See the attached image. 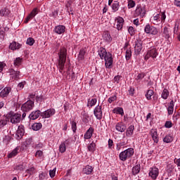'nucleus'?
<instances>
[{
    "instance_id": "nucleus-1",
    "label": "nucleus",
    "mask_w": 180,
    "mask_h": 180,
    "mask_svg": "<svg viewBox=\"0 0 180 180\" xmlns=\"http://www.w3.org/2000/svg\"><path fill=\"white\" fill-rule=\"evenodd\" d=\"M67 61V49L62 46L58 53V66L59 70L61 72L65 67V62Z\"/></svg>"
},
{
    "instance_id": "nucleus-2",
    "label": "nucleus",
    "mask_w": 180,
    "mask_h": 180,
    "mask_svg": "<svg viewBox=\"0 0 180 180\" xmlns=\"http://www.w3.org/2000/svg\"><path fill=\"white\" fill-rule=\"evenodd\" d=\"M7 117H8V120H10L11 123H13V124L20 123V120H22V115L13 112H10L7 114Z\"/></svg>"
},
{
    "instance_id": "nucleus-3",
    "label": "nucleus",
    "mask_w": 180,
    "mask_h": 180,
    "mask_svg": "<svg viewBox=\"0 0 180 180\" xmlns=\"http://www.w3.org/2000/svg\"><path fill=\"white\" fill-rule=\"evenodd\" d=\"M34 107V101L29 100L22 105L21 110L23 112H30V110H32V109H33Z\"/></svg>"
},
{
    "instance_id": "nucleus-4",
    "label": "nucleus",
    "mask_w": 180,
    "mask_h": 180,
    "mask_svg": "<svg viewBox=\"0 0 180 180\" xmlns=\"http://www.w3.org/2000/svg\"><path fill=\"white\" fill-rule=\"evenodd\" d=\"M141 50H143V41L140 39H136L135 41V46H134V53L136 56H139V54L141 53Z\"/></svg>"
},
{
    "instance_id": "nucleus-5",
    "label": "nucleus",
    "mask_w": 180,
    "mask_h": 180,
    "mask_svg": "<svg viewBox=\"0 0 180 180\" xmlns=\"http://www.w3.org/2000/svg\"><path fill=\"white\" fill-rule=\"evenodd\" d=\"M157 56H158V51H157V49H152L147 52L145 56V60H148L150 57L152 58H157Z\"/></svg>"
},
{
    "instance_id": "nucleus-6",
    "label": "nucleus",
    "mask_w": 180,
    "mask_h": 180,
    "mask_svg": "<svg viewBox=\"0 0 180 180\" xmlns=\"http://www.w3.org/2000/svg\"><path fill=\"white\" fill-rule=\"evenodd\" d=\"M105 65L106 68H112V65L113 64V58L112 57V53L108 52V56L105 57Z\"/></svg>"
},
{
    "instance_id": "nucleus-7",
    "label": "nucleus",
    "mask_w": 180,
    "mask_h": 180,
    "mask_svg": "<svg viewBox=\"0 0 180 180\" xmlns=\"http://www.w3.org/2000/svg\"><path fill=\"white\" fill-rule=\"evenodd\" d=\"M144 30L148 34H157L158 33L157 28L155 27H151L149 24L146 25Z\"/></svg>"
},
{
    "instance_id": "nucleus-8",
    "label": "nucleus",
    "mask_w": 180,
    "mask_h": 180,
    "mask_svg": "<svg viewBox=\"0 0 180 180\" xmlns=\"http://www.w3.org/2000/svg\"><path fill=\"white\" fill-rule=\"evenodd\" d=\"M56 113V110L54 109H49L43 112H41V117L44 119H48L49 117H51V116L54 115Z\"/></svg>"
},
{
    "instance_id": "nucleus-9",
    "label": "nucleus",
    "mask_w": 180,
    "mask_h": 180,
    "mask_svg": "<svg viewBox=\"0 0 180 180\" xmlns=\"http://www.w3.org/2000/svg\"><path fill=\"white\" fill-rule=\"evenodd\" d=\"M146 15V9L141 6L136 8L134 13V16H139V18H144Z\"/></svg>"
},
{
    "instance_id": "nucleus-10",
    "label": "nucleus",
    "mask_w": 180,
    "mask_h": 180,
    "mask_svg": "<svg viewBox=\"0 0 180 180\" xmlns=\"http://www.w3.org/2000/svg\"><path fill=\"white\" fill-rule=\"evenodd\" d=\"M41 116V111L37 110L35 111H32L30 115H29V119L30 120H36V119H39Z\"/></svg>"
},
{
    "instance_id": "nucleus-11",
    "label": "nucleus",
    "mask_w": 180,
    "mask_h": 180,
    "mask_svg": "<svg viewBox=\"0 0 180 180\" xmlns=\"http://www.w3.org/2000/svg\"><path fill=\"white\" fill-rule=\"evenodd\" d=\"M94 114L96 119L101 120L102 119V106L97 105L94 109Z\"/></svg>"
},
{
    "instance_id": "nucleus-12",
    "label": "nucleus",
    "mask_w": 180,
    "mask_h": 180,
    "mask_svg": "<svg viewBox=\"0 0 180 180\" xmlns=\"http://www.w3.org/2000/svg\"><path fill=\"white\" fill-rule=\"evenodd\" d=\"M98 56H100V58L101 60L105 59L106 57H108L109 56V53H108L106 51V49L103 47H101L98 49Z\"/></svg>"
},
{
    "instance_id": "nucleus-13",
    "label": "nucleus",
    "mask_w": 180,
    "mask_h": 180,
    "mask_svg": "<svg viewBox=\"0 0 180 180\" xmlns=\"http://www.w3.org/2000/svg\"><path fill=\"white\" fill-rule=\"evenodd\" d=\"M158 168L153 167L150 169L149 172V176L152 178V179H157V176H158Z\"/></svg>"
},
{
    "instance_id": "nucleus-14",
    "label": "nucleus",
    "mask_w": 180,
    "mask_h": 180,
    "mask_svg": "<svg viewBox=\"0 0 180 180\" xmlns=\"http://www.w3.org/2000/svg\"><path fill=\"white\" fill-rule=\"evenodd\" d=\"M24 134H25V127H23V125L18 126V129L16 131V136L18 137V139L20 140V139L23 137Z\"/></svg>"
},
{
    "instance_id": "nucleus-15",
    "label": "nucleus",
    "mask_w": 180,
    "mask_h": 180,
    "mask_svg": "<svg viewBox=\"0 0 180 180\" xmlns=\"http://www.w3.org/2000/svg\"><path fill=\"white\" fill-rule=\"evenodd\" d=\"M72 1L71 0L68 1L65 3V8L67 9V12L69 13V15H74V13H72L74 11V8L72 6Z\"/></svg>"
},
{
    "instance_id": "nucleus-16",
    "label": "nucleus",
    "mask_w": 180,
    "mask_h": 180,
    "mask_svg": "<svg viewBox=\"0 0 180 180\" xmlns=\"http://www.w3.org/2000/svg\"><path fill=\"white\" fill-rule=\"evenodd\" d=\"M65 32V26L64 25H58L54 28V32L57 34H63Z\"/></svg>"
},
{
    "instance_id": "nucleus-17",
    "label": "nucleus",
    "mask_w": 180,
    "mask_h": 180,
    "mask_svg": "<svg viewBox=\"0 0 180 180\" xmlns=\"http://www.w3.org/2000/svg\"><path fill=\"white\" fill-rule=\"evenodd\" d=\"M115 20L117 21V30H122V29H123V23L124 22V19H123L122 17H117Z\"/></svg>"
},
{
    "instance_id": "nucleus-18",
    "label": "nucleus",
    "mask_w": 180,
    "mask_h": 180,
    "mask_svg": "<svg viewBox=\"0 0 180 180\" xmlns=\"http://www.w3.org/2000/svg\"><path fill=\"white\" fill-rule=\"evenodd\" d=\"M12 91V89L11 87H5L1 92H0V96L1 98H6L8 95H9V93Z\"/></svg>"
},
{
    "instance_id": "nucleus-19",
    "label": "nucleus",
    "mask_w": 180,
    "mask_h": 180,
    "mask_svg": "<svg viewBox=\"0 0 180 180\" xmlns=\"http://www.w3.org/2000/svg\"><path fill=\"white\" fill-rule=\"evenodd\" d=\"M125 157L127 158H130L134 154V149L133 148H129L123 151Z\"/></svg>"
},
{
    "instance_id": "nucleus-20",
    "label": "nucleus",
    "mask_w": 180,
    "mask_h": 180,
    "mask_svg": "<svg viewBox=\"0 0 180 180\" xmlns=\"http://www.w3.org/2000/svg\"><path fill=\"white\" fill-rule=\"evenodd\" d=\"M20 47H22V44H20L16 41H13L11 44H10V45H9L10 50H19V49H20Z\"/></svg>"
},
{
    "instance_id": "nucleus-21",
    "label": "nucleus",
    "mask_w": 180,
    "mask_h": 180,
    "mask_svg": "<svg viewBox=\"0 0 180 180\" xmlns=\"http://www.w3.org/2000/svg\"><path fill=\"white\" fill-rule=\"evenodd\" d=\"M103 39L108 43H110V41H112V37L110 36V33H109L108 31L103 32Z\"/></svg>"
},
{
    "instance_id": "nucleus-22",
    "label": "nucleus",
    "mask_w": 180,
    "mask_h": 180,
    "mask_svg": "<svg viewBox=\"0 0 180 180\" xmlns=\"http://www.w3.org/2000/svg\"><path fill=\"white\" fill-rule=\"evenodd\" d=\"M150 135L154 143H158V134H157V129H151Z\"/></svg>"
},
{
    "instance_id": "nucleus-23",
    "label": "nucleus",
    "mask_w": 180,
    "mask_h": 180,
    "mask_svg": "<svg viewBox=\"0 0 180 180\" xmlns=\"http://www.w3.org/2000/svg\"><path fill=\"white\" fill-rule=\"evenodd\" d=\"M93 171L94 167L90 165H86L84 168H83V172L86 174V175H91Z\"/></svg>"
},
{
    "instance_id": "nucleus-24",
    "label": "nucleus",
    "mask_w": 180,
    "mask_h": 180,
    "mask_svg": "<svg viewBox=\"0 0 180 180\" xmlns=\"http://www.w3.org/2000/svg\"><path fill=\"white\" fill-rule=\"evenodd\" d=\"M94 133V129L92 127H90L84 134V139L86 140H88L92 137V134Z\"/></svg>"
},
{
    "instance_id": "nucleus-25",
    "label": "nucleus",
    "mask_w": 180,
    "mask_h": 180,
    "mask_svg": "<svg viewBox=\"0 0 180 180\" xmlns=\"http://www.w3.org/2000/svg\"><path fill=\"white\" fill-rule=\"evenodd\" d=\"M115 129L117 131L123 133L126 130V127L122 123H117L115 126Z\"/></svg>"
},
{
    "instance_id": "nucleus-26",
    "label": "nucleus",
    "mask_w": 180,
    "mask_h": 180,
    "mask_svg": "<svg viewBox=\"0 0 180 180\" xmlns=\"http://www.w3.org/2000/svg\"><path fill=\"white\" fill-rule=\"evenodd\" d=\"M134 131V126L130 125L129 128L127 129L126 136L127 137H131L133 136V131Z\"/></svg>"
},
{
    "instance_id": "nucleus-27",
    "label": "nucleus",
    "mask_w": 180,
    "mask_h": 180,
    "mask_svg": "<svg viewBox=\"0 0 180 180\" xmlns=\"http://www.w3.org/2000/svg\"><path fill=\"white\" fill-rule=\"evenodd\" d=\"M141 167L140 165H136L132 168V174L133 175H137L139 172H140Z\"/></svg>"
},
{
    "instance_id": "nucleus-28",
    "label": "nucleus",
    "mask_w": 180,
    "mask_h": 180,
    "mask_svg": "<svg viewBox=\"0 0 180 180\" xmlns=\"http://www.w3.org/2000/svg\"><path fill=\"white\" fill-rule=\"evenodd\" d=\"M18 153H19V147H16L10 154L8 155L9 158H12L18 155Z\"/></svg>"
},
{
    "instance_id": "nucleus-29",
    "label": "nucleus",
    "mask_w": 180,
    "mask_h": 180,
    "mask_svg": "<svg viewBox=\"0 0 180 180\" xmlns=\"http://www.w3.org/2000/svg\"><path fill=\"white\" fill-rule=\"evenodd\" d=\"M42 126L43 125L40 122L34 123L32 125V130L37 131V130H40V129H41Z\"/></svg>"
},
{
    "instance_id": "nucleus-30",
    "label": "nucleus",
    "mask_w": 180,
    "mask_h": 180,
    "mask_svg": "<svg viewBox=\"0 0 180 180\" xmlns=\"http://www.w3.org/2000/svg\"><path fill=\"white\" fill-rule=\"evenodd\" d=\"M11 75H13V77H14L15 79H18V78H19V74H20V72L19 71H15L13 69L11 70Z\"/></svg>"
},
{
    "instance_id": "nucleus-31",
    "label": "nucleus",
    "mask_w": 180,
    "mask_h": 180,
    "mask_svg": "<svg viewBox=\"0 0 180 180\" xmlns=\"http://www.w3.org/2000/svg\"><path fill=\"white\" fill-rule=\"evenodd\" d=\"M11 12L8 8H3L0 11V16H8Z\"/></svg>"
},
{
    "instance_id": "nucleus-32",
    "label": "nucleus",
    "mask_w": 180,
    "mask_h": 180,
    "mask_svg": "<svg viewBox=\"0 0 180 180\" xmlns=\"http://www.w3.org/2000/svg\"><path fill=\"white\" fill-rule=\"evenodd\" d=\"M86 53V51H85V49H80L78 56L79 60H84Z\"/></svg>"
},
{
    "instance_id": "nucleus-33",
    "label": "nucleus",
    "mask_w": 180,
    "mask_h": 180,
    "mask_svg": "<svg viewBox=\"0 0 180 180\" xmlns=\"http://www.w3.org/2000/svg\"><path fill=\"white\" fill-rule=\"evenodd\" d=\"M96 98H92L91 100H89L87 106H90V108H92V106H95V105H96Z\"/></svg>"
},
{
    "instance_id": "nucleus-34",
    "label": "nucleus",
    "mask_w": 180,
    "mask_h": 180,
    "mask_svg": "<svg viewBox=\"0 0 180 180\" xmlns=\"http://www.w3.org/2000/svg\"><path fill=\"white\" fill-rule=\"evenodd\" d=\"M153 95H154V91H153L152 89H150L148 91V92L146 94V98L150 101V99H151V97L153 96Z\"/></svg>"
},
{
    "instance_id": "nucleus-35",
    "label": "nucleus",
    "mask_w": 180,
    "mask_h": 180,
    "mask_svg": "<svg viewBox=\"0 0 180 180\" xmlns=\"http://www.w3.org/2000/svg\"><path fill=\"white\" fill-rule=\"evenodd\" d=\"M174 140V139L172 138V136L167 135L166 136L164 139H163V141L164 143H171Z\"/></svg>"
},
{
    "instance_id": "nucleus-36",
    "label": "nucleus",
    "mask_w": 180,
    "mask_h": 180,
    "mask_svg": "<svg viewBox=\"0 0 180 180\" xmlns=\"http://www.w3.org/2000/svg\"><path fill=\"white\" fill-rule=\"evenodd\" d=\"M125 58L127 60H130V58H131V49L126 50Z\"/></svg>"
},
{
    "instance_id": "nucleus-37",
    "label": "nucleus",
    "mask_w": 180,
    "mask_h": 180,
    "mask_svg": "<svg viewBox=\"0 0 180 180\" xmlns=\"http://www.w3.org/2000/svg\"><path fill=\"white\" fill-rule=\"evenodd\" d=\"M168 95H169V92L165 89L162 93V99H167L168 98Z\"/></svg>"
},
{
    "instance_id": "nucleus-38",
    "label": "nucleus",
    "mask_w": 180,
    "mask_h": 180,
    "mask_svg": "<svg viewBox=\"0 0 180 180\" xmlns=\"http://www.w3.org/2000/svg\"><path fill=\"white\" fill-rule=\"evenodd\" d=\"M112 9L114 11V12L119 11V2L116 1L115 3H113L112 4Z\"/></svg>"
},
{
    "instance_id": "nucleus-39",
    "label": "nucleus",
    "mask_w": 180,
    "mask_h": 180,
    "mask_svg": "<svg viewBox=\"0 0 180 180\" xmlns=\"http://www.w3.org/2000/svg\"><path fill=\"white\" fill-rule=\"evenodd\" d=\"M115 113H117V115H121L122 116H123V115H124V112L123 111V108L118 107L116 109H115Z\"/></svg>"
},
{
    "instance_id": "nucleus-40",
    "label": "nucleus",
    "mask_w": 180,
    "mask_h": 180,
    "mask_svg": "<svg viewBox=\"0 0 180 180\" xmlns=\"http://www.w3.org/2000/svg\"><path fill=\"white\" fill-rule=\"evenodd\" d=\"M136 6V1L134 0H128V8L129 9L134 8Z\"/></svg>"
},
{
    "instance_id": "nucleus-41",
    "label": "nucleus",
    "mask_w": 180,
    "mask_h": 180,
    "mask_svg": "<svg viewBox=\"0 0 180 180\" xmlns=\"http://www.w3.org/2000/svg\"><path fill=\"white\" fill-rule=\"evenodd\" d=\"M26 44H28V46H33V44H34V39L29 37L27 39Z\"/></svg>"
},
{
    "instance_id": "nucleus-42",
    "label": "nucleus",
    "mask_w": 180,
    "mask_h": 180,
    "mask_svg": "<svg viewBox=\"0 0 180 180\" xmlns=\"http://www.w3.org/2000/svg\"><path fill=\"white\" fill-rule=\"evenodd\" d=\"M65 143H61L60 146H59V151L60 153H61L63 154V153H65V150H66V148H65Z\"/></svg>"
},
{
    "instance_id": "nucleus-43",
    "label": "nucleus",
    "mask_w": 180,
    "mask_h": 180,
    "mask_svg": "<svg viewBox=\"0 0 180 180\" xmlns=\"http://www.w3.org/2000/svg\"><path fill=\"white\" fill-rule=\"evenodd\" d=\"M120 157V160H121V161H126V160H127V158L126 156V155L124 154V152H121L119 155Z\"/></svg>"
},
{
    "instance_id": "nucleus-44",
    "label": "nucleus",
    "mask_w": 180,
    "mask_h": 180,
    "mask_svg": "<svg viewBox=\"0 0 180 180\" xmlns=\"http://www.w3.org/2000/svg\"><path fill=\"white\" fill-rule=\"evenodd\" d=\"M27 174H30V175H33V174H34V172H36V170L34 169V167H30V169H27L26 170Z\"/></svg>"
},
{
    "instance_id": "nucleus-45",
    "label": "nucleus",
    "mask_w": 180,
    "mask_h": 180,
    "mask_svg": "<svg viewBox=\"0 0 180 180\" xmlns=\"http://www.w3.org/2000/svg\"><path fill=\"white\" fill-rule=\"evenodd\" d=\"M37 13H39V10L37 9V8H35L32 11V12L30 13V15L31 16H32L33 18H34V16H36V15H37Z\"/></svg>"
},
{
    "instance_id": "nucleus-46",
    "label": "nucleus",
    "mask_w": 180,
    "mask_h": 180,
    "mask_svg": "<svg viewBox=\"0 0 180 180\" xmlns=\"http://www.w3.org/2000/svg\"><path fill=\"white\" fill-rule=\"evenodd\" d=\"M158 19H160V14H157L155 16L153 17L152 20L154 25H157V23L158 22Z\"/></svg>"
},
{
    "instance_id": "nucleus-47",
    "label": "nucleus",
    "mask_w": 180,
    "mask_h": 180,
    "mask_svg": "<svg viewBox=\"0 0 180 180\" xmlns=\"http://www.w3.org/2000/svg\"><path fill=\"white\" fill-rule=\"evenodd\" d=\"M8 121L6 120H0V129H2L4 126H6L7 124Z\"/></svg>"
},
{
    "instance_id": "nucleus-48",
    "label": "nucleus",
    "mask_w": 180,
    "mask_h": 180,
    "mask_svg": "<svg viewBox=\"0 0 180 180\" xmlns=\"http://www.w3.org/2000/svg\"><path fill=\"white\" fill-rule=\"evenodd\" d=\"M96 146V145L94 143H91L88 147L89 151H95Z\"/></svg>"
},
{
    "instance_id": "nucleus-49",
    "label": "nucleus",
    "mask_w": 180,
    "mask_h": 180,
    "mask_svg": "<svg viewBox=\"0 0 180 180\" xmlns=\"http://www.w3.org/2000/svg\"><path fill=\"white\" fill-rule=\"evenodd\" d=\"M15 169L18 171H23L25 169V165H23V164L18 165L15 167Z\"/></svg>"
},
{
    "instance_id": "nucleus-50",
    "label": "nucleus",
    "mask_w": 180,
    "mask_h": 180,
    "mask_svg": "<svg viewBox=\"0 0 180 180\" xmlns=\"http://www.w3.org/2000/svg\"><path fill=\"white\" fill-rule=\"evenodd\" d=\"M49 174L47 172H42L39 174V179H44V178H46L48 176Z\"/></svg>"
},
{
    "instance_id": "nucleus-51",
    "label": "nucleus",
    "mask_w": 180,
    "mask_h": 180,
    "mask_svg": "<svg viewBox=\"0 0 180 180\" xmlns=\"http://www.w3.org/2000/svg\"><path fill=\"white\" fill-rule=\"evenodd\" d=\"M72 124V129L74 131V133H75V131H77V122H75V121H72L71 122Z\"/></svg>"
},
{
    "instance_id": "nucleus-52",
    "label": "nucleus",
    "mask_w": 180,
    "mask_h": 180,
    "mask_svg": "<svg viewBox=\"0 0 180 180\" xmlns=\"http://www.w3.org/2000/svg\"><path fill=\"white\" fill-rule=\"evenodd\" d=\"M165 127L167 129H171V127H172V122H171V121H167L165 122Z\"/></svg>"
},
{
    "instance_id": "nucleus-53",
    "label": "nucleus",
    "mask_w": 180,
    "mask_h": 180,
    "mask_svg": "<svg viewBox=\"0 0 180 180\" xmlns=\"http://www.w3.org/2000/svg\"><path fill=\"white\" fill-rule=\"evenodd\" d=\"M36 101L38 103H41V102H43V96H36Z\"/></svg>"
},
{
    "instance_id": "nucleus-54",
    "label": "nucleus",
    "mask_w": 180,
    "mask_h": 180,
    "mask_svg": "<svg viewBox=\"0 0 180 180\" xmlns=\"http://www.w3.org/2000/svg\"><path fill=\"white\" fill-rule=\"evenodd\" d=\"M20 63H22V59L20 58H17L14 60V65H20Z\"/></svg>"
},
{
    "instance_id": "nucleus-55",
    "label": "nucleus",
    "mask_w": 180,
    "mask_h": 180,
    "mask_svg": "<svg viewBox=\"0 0 180 180\" xmlns=\"http://www.w3.org/2000/svg\"><path fill=\"white\" fill-rule=\"evenodd\" d=\"M49 175L51 178H54L56 176V169L49 171Z\"/></svg>"
},
{
    "instance_id": "nucleus-56",
    "label": "nucleus",
    "mask_w": 180,
    "mask_h": 180,
    "mask_svg": "<svg viewBox=\"0 0 180 180\" xmlns=\"http://www.w3.org/2000/svg\"><path fill=\"white\" fill-rule=\"evenodd\" d=\"M167 110L168 115H172L174 113V107L172 105H169Z\"/></svg>"
},
{
    "instance_id": "nucleus-57",
    "label": "nucleus",
    "mask_w": 180,
    "mask_h": 180,
    "mask_svg": "<svg viewBox=\"0 0 180 180\" xmlns=\"http://www.w3.org/2000/svg\"><path fill=\"white\" fill-rule=\"evenodd\" d=\"M58 15V10H56L54 11H53L49 16H53V18H56V16Z\"/></svg>"
},
{
    "instance_id": "nucleus-58",
    "label": "nucleus",
    "mask_w": 180,
    "mask_h": 180,
    "mask_svg": "<svg viewBox=\"0 0 180 180\" xmlns=\"http://www.w3.org/2000/svg\"><path fill=\"white\" fill-rule=\"evenodd\" d=\"M33 17L30 14L25 20L24 23H29L30 20H32Z\"/></svg>"
},
{
    "instance_id": "nucleus-59",
    "label": "nucleus",
    "mask_w": 180,
    "mask_h": 180,
    "mask_svg": "<svg viewBox=\"0 0 180 180\" xmlns=\"http://www.w3.org/2000/svg\"><path fill=\"white\" fill-rule=\"evenodd\" d=\"M116 98H117L116 96H112L108 98L109 103H112V102H115V101H116Z\"/></svg>"
},
{
    "instance_id": "nucleus-60",
    "label": "nucleus",
    "mask_w": 180,
    "mask_h": 180,
    "mask_svg": "<svg viewBox=\"0 0 180 180\" xmlns=\"http://www.w3.org/2000/svg\"><path fill=\"white\" fill-rule=\"evenodd\" d=\"M128 32L131 36H133L134 34V28L133 27H129L128 29Z\"/></svg>"
},
{
    "instance_id": "nucleus-61",
    "label": "nucleus",
    "mask_w": 180,
    "mask_h": 180,
    "mask_svg": "<svg viewBox=\"0 0 180 180\" xmlns=\"http://www.w3.org/2000/svg\"><path fill=\"white\" fill-rule=\"evenodd\" d=\"M144 78V74H139L138 76L136 77V81H140Z\"/></svg>"
},
{
    "instance_id": "nucleus-62",
    "label": "nucleus",
    "mask_w": 180,
    "mask_h": 180,
    "mask_svg": "<svg viewBox=\"0 0 180 180\" xmlns=\"http://www.w3.org/2000/svg\"><path fill=\"white\" fill-rule=\"evenodd\" d=\"M43 155V151L41 150H37L35 153V157L39 158L41 157Z\"/></svg>"
},
{
    "instance_id": "nucleus-63",
    "label": "nucleus",
    "mask_w": 180,
    "mask_h": 180,
    "mask_svg": "<svg viewBox=\"0 0 180 180\" xmlns=\"http://www.w3.org/2000/svg\"><path fill=\"white\" fill-rule=\"evenodd\" d=\"M167 19V15H165V12L162 13L161 14V20L164 22Z\"/></svg>"
},
{
    "instance_id": "nucleus-64",
    "label": "nucleus",
    "mask_w": 180,
    "mask_h": 180,
    "mask_svg": "<svg viewBox=\"0 0 180 180\" xmlns=\"http://www.w3.org/2000/svg\"><path fill=\"white\" fill-rule=\"evenodd\" d=\"M174 164H176L177 167H180V158L174 159Z\"/></svg>"
}]
</instances>
